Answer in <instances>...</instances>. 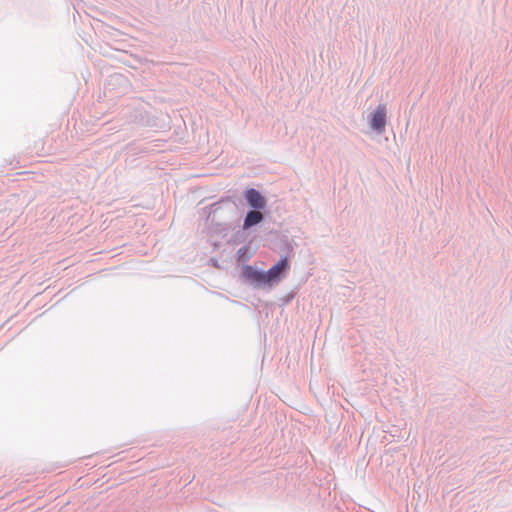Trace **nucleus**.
I'll list each match as a JSON object with an SVG mask.
<instances>
[{
	"instance_id": "nucleus-1",
	"label": "nucleus",
	"mask_w": 512,
	"mask_h": 512,
	"mask_svg": "<svg viewBox=\"0 0 512 512\" xmlns=\"http://www.w3.org/2000/svg\"><path fill=\"white\" fill-rule=\"evenodd\" d=\"M371 128L378 133H382L386 125V106L380 104L376 107L371 116Z\"/></svg>"
},
{
	"instance_id": "nucleus-2",
	"label": "nucleus",
	"mask_w": 512,
	"mask_h": 512,
	"mask_svg": "<svg viewBox=\"0 0 512 512\" xmlns=\"http://www.w3.org/2000/svg\"><path fill=\"white\" fill-rule=\"evenodd\" d=\"M288 268V259L286 257L281 258L275 265H273L267 272H265L268 284L278 281L281 274L288 270Z\"/></svg>"
},
{
	"instance_id": "nucleus-3",
	"label": "nucleus",
	"mask_w": 512,
	"mask_h": 512,
	"mask_svg": "<svg viewBox=\"0 0 512 512\" xmlns=\"http://www.w3.org/2000/svg\"><path fill=\"white\" fill-rule=\"evenodd\" d=\"M245 197L249 205L255 209H262L266 205L265 198L255 189H248L245 193Z\"/></svg>"
},
{
	"instance_id": "nucleus-4",
	"label": "nucleus",
	"mask_w": 512,
	"mask_h": 512,
	"mask_svg": "<svg viewBox=\"0 0 512 512\" xmlns=\"http://www.w3.org/2000/svg\"><path fill=\"white\" fill-rule=\"evenodd\" d=\"M244 275L247 279L258 284H268L266 273L260 272L252 267H247L244 271Z\"/></svg>"
},
{
	"instance_id": "nucleus-5",
	"label": "nucleus",
	"mask_w": 512,
	"mask_h": 512,
	"mask_svg": "<svg viewBox=\"0 0 512 512\" xmlns=\"http://www.w3.org/2000/svg\"><path fill=\"white\" fill-rule=\"evenodd\" d=\"M263 220V215L261 212L253 210L247 213L243 227L245 229L250 228Z\"/></svg>"
}]
</instances>
